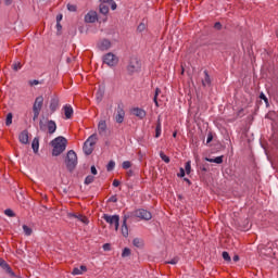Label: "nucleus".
<instances>
[{
	"label": "nucleus",
	"mask_w": 278,
	"mask_h": 278,
	"mask_svg": "<svg viewBox=\"0 0 278 278\" xmlns=\"http://www.w3.org/2000/svg\"><path fill=\"white\" fill-rule=\"evenodd\" d=\"M135 216H137V218H141V220H151V218H153V215L151 214V212L144 208L137 210L135 212Z\"/></svg>",
	"instance_id": "obj_9"
},
{
	"label": "nucleus",
	"mask_w": 278,
	"mask_h": 278,
	"mask_svg": "<svg viewBox=\"0 0 278 278\" xmlns=\"http://www.w3.org/2000/svg\"><path fill=\"white\" fill-rule=\"evenodd\" d=\"M4 214H5V216H10V218H13V216H14V211H12V210H10V208H7V210L4 211Z\"/></svg>",
	"instance_id": "obj_40"
},
{
	"label": "nucleus",
	"mask_w": 278,
	"mask_h": 278,
	"mask_svg": "<svg viewBox=\"0 0 278 278\" xmlns=\"http://www.w3.org/2000/svg\"><path fill=\"white\" fill-rule=\"evenodd\" d=\"M260 99L265 101V103H268V98H266V94H264L263 92L260 94Z\"/></svg>",
	"instance_id": "obj_47"
},
{
	"label": "nucleus",
	"mask_w": 278,
	"mask_h": 278,
	"mask_svg": "<svg viewBox=\"0 0 278 278\" xmlns=\"http://www.w3.org/2000/svg\"><path fill=\"white\" fill-rule=\"evenodd\" d=\"M160 157L161 160H163V162H165L166 164H168L170 162V159L168 156H166V154H164V152H160Z\"/></svg>",
	"instance_id": "obj_35"
},
{
	"label": "nucleus",
	"mask_w": 278,
	"mask_h": 278,
	"mask_svg": "<svg viewBox=\"0 0 278 278\" xmlns=\"http://www.w3.org/2000/svg\"><path fill=\"white\" fill-rule=\"evenodd\" d=\"M177 262H179L177 258H173L172 261L167 262V264L175 265V264H177Z\"/></svg>",
	"instance_id": "obj_53"
},
{
	"label": "nucleus",
	"mask_w": 278,
	"mask_h": 278,
	"mask_svg": "<svg viewBox=\"0 0 278 278\" xmlns=\"http://www.w3.org/2000/svg\"><path fill=\"white\" fill-rule=\"evenodd\" d=\"M42 210H47V206H42Z\"/></svg>",
	"instance_id": "obj_63"
},
{
	"label": "nucleus",
	"mask_w": 278,
	"mask_h": 278,
	"mask_svg": "<svg viewBox=\"0 0 278 278\" xmlns=\"http://www.w3.org/2000/svg\"><path fill=\"white\" fill-rule=\"evenodd\" d=\"M12 118H14V115L12 113H8L7 118H5L7 127H10V125H12Z\"/></svg>",
	"instance_id": "obj_30"
},
{
	"label": "nucleus",
	"mask_w": 278,
	"mask_h": 278,
	"mask_svg": "<svg viewBox=\"0 0 278 278\" xmlns=\"http://www.w3.org/2000/svg\"><path fill=\"white\" fill-rule=\"evenodd\" d=\"M86 270H88V267H86V265H81L80 267L74 268L72 275H84Z\"/></svg>",
	"instance_id": "obj_22"
},
{
	"label": "nucleus",
	"mask_w": 278,
	"mask_h": 278,
	"mask_svg": "<svg viewBox=\"0 0 278 278\" xmlns=\"http://www.w3.org/2000/svg\"><path fill=\"white\" fill-rule=\"evenodd\" d=\"M110 249H111L110 243L103 244V250H104V251H110Z\"/></svg>",
	"instance_id": "obj_52"
},
{
	"label": "nucleus",
	"mask_w": 278,
	"mask_h": 278,
	"mask_svg": "<svg viewBox=\"0 0 278 278\" xmlns=\"http://www.w3.org/2000/svg\"><path fill=\"white\" fill-rule=\"evenodd\" d=\"M111 5V10H116L117 5L116 2H114V0H112V2H110Z\"/></svg>",
	"instance_id": "obj_49"
},
{
	"label": "nucleus",
	"mask_w": 278,
	"mask_h": 278,
	"mask_svg": "<svg viewBox=\"0 0 278 278\" xmlns=\"http://www.w3.org/2000/svg\"><path fill=\"white\" fill-rule=\"evenodd\" d=\"M131 255V250L129 248H125L122 253V257H129Z\"/></svg>",
	"instance_id": "obj_33"
},
{
	"label": "nucleus",
	"mask_w": 278,
	"mask_h": 278,
	"mask_svg": "<svg viewBox=\"0 0 278 278\" xmlns=\"http://www.w3.org/2000/svg\"><path fill=\"white\" fill-rule=\"evenodd\" d=\"M99 141L97 134H92L84 143L83 151L86 155H91L94 151V144Z\"/></svg>",
	"instance_id": "obj_2"
},
{
	"label": "nucleus",
	"mask_w": 278,
	"mask_h": 278,
	"mask_svg": "<svg viewBox=\"0 0 278 278\" xmlns=\"http://www.w3.org/2000/svg\"><path fill=\"white\" fill-rule=\"evenodd\" d=\"M38 84H40L39 80H36V79L29 80V86H38Z\"/></svg>",
	"instance_id": "obj_46"
},
{
	"label": "nucleus",
	"mask_w": 278,
	"mask_h": 278,
	"mask_svg": "<svg viewBox=\"0 0 278 278\" xmlns=\"http://www.w3.org/2000/svg\"><path fill=\"white\" fill-rule=\"evenodd\" d=\"M5 5H12V0H4Z\"/></svg>",
	"instance_id": "obj_58"
},
{
	"label": "nucleus",
	"mask_w": 278,
	"mask_h": 278,
	"mask_svg": "<svg viewBox=\"0 0 278 278\" xmlns=\"http://www.w3.org/2000/svg\"><path fill=\"white\" fill-rule=\"evenodd\" d=\"M127 175H128V177H131V175H134V172L132 170H128Z\"/></svg>",
	"instance_id": "obj_60"
},
{
	"label": "nucleus",
	"mask_w": 278,
	"mask_h": 278,
	"mask_svg": "<svg viewBox=\"0 0 278 278\" xmlns=\"http://www.w3.org/2000/svg\"><path fill=\"white\" fill-rule=\"evenodd\" d=\"M23 231L26 236H31V228H29V226L24 225L23 226Z\"/></svg>",
	"instance_id": "obj_36"
},
{
	"label": "nucleus",
	"mask_w": 278,
	"mask_h": 278,
	"mask_svg": "<svg viewBox=\"0 0 278 278\" xmlns=\"http://www.w3.org/2000/svg\"><path fill=\"white\" fill-rule=\"evenodd\" d=\"M113 186H114V188H118L119 186H121V181H118V180H113Z\"/></svg>",
	"instance_id": "obj_51"
},
{
	"label": "nucleus",
	"mask_w": 278,
	"mask_h": 278,
	"mask_svg": "<svg viewBox=\"0 0 278 278\" xmlns=\"http://www.w3.org/2000/svg\"><path fill=\"white\" fill-rule=\"evenodd\" d=\"M58 108H60V98H58L56 96H53L50 100L51 113L53 114V112H55Z\"/></svg>",
	"instance_id": "obj_13"
},
{
	"label": "nucleus",
	"mask_w": 278,
	"mask_h": 278,
	"mask_svg": "<svg viewBox=\"0 0 278 278\" xmlns=\"http://www.w3.org/2000/svg\"><path fill=\"white\" fill-rule=\"evenodd\" d=\"M103 97H105V88L99 87L96 93V101L97 103H101L103 101Z\"/></svg>",
	"instance_id": "obj_17"
},
{
	"label": "nucleus",
	"mask_w": 278,
	"mask_h": 278,
	"mask_svg": "<svg viewBox=\"0 0 278 278\" xmlns=\"http://www.w3.org/2000/svg\"><path fill=\"white\" fill-rule=\"evenodd\" d=\"M223 25L220 24V22H216L214 25L215 29H222Z\"/></svg>",
	"instance_id": "obj_48"
},
{
	"label": "nucleus",
	"mask_w": 278,
	"mask_h": 278,
	"mask_svg": "<svg viewBox=\"0 0 278 278\" xmlns=\"http://www.w3.org/2000/svg\"><path fill=\"white\" fill-rule=\"evenodd\" d=\"M67 10L70 12H77V5H75V4H67Z\"/></svg>",
	"instance_id": "obj_42"
},
{
	"label": "nucleus",
	"mask_w": 278,
	"mask_h": 278,
	"mask_svg": "<svg viewBox=\"0 0 278 278\" xmlns=\"http://www.w3.org/2000/svg\"><path fill=\"white\" fill-rule=\"evenodd\" d=\"M114 166H116V163L114 161H110L109 164L106 165V170L109 173L114 170Z\"/></svg>",
	"instance_id": "obj_32"
},
{
	"label": "nucleus",
	"mask_w": 278,
	"mask_h": 278,
	"mask_svg": "<svg viewBox=\"0 0 278 278\" xmlns=\"http://www.w3.org/2000/svg\"><path fill=\"white\" fill-rule=\"evenodd\" d=\"M212 84V80L210 79V74H207V71H204V78L202 79V86H210Z\"/></svg>",
	"instance_id": "obj_25"
},
{
	"label": "nucleus",
	"mask_w": 278,
	"mask_h": 278,
	"mask_svg": "<svg viewBox=\"0 0 278 278\" xmlns=\"http://www.w3.org/2000/svg\"><path fill=\"white\" fill-rule=\"evenodd\" d=\"M212 140H214V136H212V134H208L207 139H206V144H210V142H212Z\"/></svg>",
	"instance_id": "obj_44"
},
{
	"label": "nucleus",
	"mask_w": 278,
	"mask_h": 278,
	"mask_svg": "<svg viewBox=\"0 0 278 278\" xmlns=\"http://www.w3.org/2000/svg\"><path fill=\"white\" fill-rule=\"evenodd\" d=\"M108 12H110V7H108L106 4L101 3L100 4V13L101 14H108Z\"/></svg>",
	"instance_id": "obj_29"
},
{
	"label": "nucleus",
	"mask_w": 278,
	"mask_h": 278,
	"mask_svg": "<svg viewBox=\"0 0 278 278\" xmlns=\"http://www.w3.org/2000/svg\"><path fill=\"white\" fill-rule=\"evenodd\" d=\"M60 21H62V14L56 16V23H60Z\"/></svg>",
	"instance_id": "obj_59"
},
{
	"label": "nucleus",
	"mask_w": 278,
	"mask_h": 278,
	"mask_svg": "<svg viewBox=\"0 0 278 278\" xmlns=\"http://www.w3.org/2000/svg\"><path fill=\"white\" fill-rule=\"evenodd\" d=\"M122 168H124L125 170H127V168H131V162L129 161L123 162Z\"/></svg>",
	"instance_id": "obj_37"
},
{
	"label": "nucleus",
	"mask_w": 278,
	"mask_h": 278,
	"mask_svg": "<svg viewBox=\"0 0 278 278\" xmlns=\"http://www.w3.org/2000/svg\"><path fill=\"white\" fill-rule=\"evenodd\" d=\"M51 144L53 147L52 155H54V157H58V155H62V153L66 151L67 141L64 137H56L54 140L51 141Z\"/></svg>",
	"instance_id": "obj_1"
},
{
	"label": "nucleus",
	"mask_w": 278,
	"mask_h": 278,
	"mask_svg": "<svg viewBox=\"0 0 278 278\" xmlns=\"http://www.w3.org/2000/svg\"><path fill=\"white\" fill-rule=\"evenodd\" d=\"M43 103L45 98L42 96L37 97L33 105V112H41Z\"/></svg>",
	"instance_id": "obj_11"
},
{
	"label": "nucleus",
	"mask_w": 278,
	"mask_h": 278,
	"mask_svg": "<svg viewBox=\"0 0 278 278\" xmlns=\"http://www.w3.org/2000/svg\"><path fill=\"white\" fill-rule=\"evenodd\" d=\"M92 181H94V176H87L86 179H85V184L86 186H90V184H92Z\"/></svg>",
	"instance_id": "obj_34"
},
{
	"label": "nucleus",
	"mask_w": 278,
	"mask_h": 278,
	"mask_svg": "<svg viewBox=\"0 0 278 278\" xmlns=\"http://www.w3.org/2000/svg\"><path fill=\"white\" fill-rule=\"evenodd\" d=\"M223 155L222 156H217L215 159H205L206 162H211V163H214V164H223Z\"/></svg>",
	"instance_id": "obj_27"
},
{
	"label": "nucleus",
	"mask_w": 278,
	"mask_h": 278,
	"mask_svg": "<svg viewBox=\"0 0 278 278\" xmlns=\"http://www.w3.org/2000/svg\"><path fill=\"white\" fill-rule=\"evenodd\" d=\"M173 138H177V132H174V134H173Z\"/></svg>",
	"instance_id": "obj_62"
},
{
	"label": "nucleus",
	"mask_w": 278,
	"mask_h": 278,
	"mask_svg": "<svg viewBox=\"0 0 278 278\" xmlns=\"http://www.w3.org/2000/svg\"><path fill=\"white\" fill-rule=\"evenodd\" d=\"M68 218H76L77 220H80V223H84V225H88V218L81 214L77 213H68Z\"/></svg>",
	"instance_id": "obj_14"
},
{
	"label": "nucleus",
	"mask_w": 278,
	"mask_h": 278,
	"mask_svg": "<svg viewBox=\"0 0 278 278\" xmlns=\"http://www.w3.org/2000/svg\"><path fill=\"white\" fill-rule=\"evenodd\" d=\"M132 114L135 116H138V118H144L147 116V112H144V110L138 109V108L132 110Z\"/></svg>",
	"instance_id": "obj_23"
},
{
	"label": "nucleus",
	"mask_w": 278,
	"mask_h": 278,
	"mask_svg": "<svg viewBox=\"0 0 278 278\" xmlns=\"http://www.w3.org/2000/svg\"><path fill=\"white\" fill-rule=\"evenodd\" d=\"M191 165H190V161H188L185 165V170L187 173V175H190V170H191Z\"/></svg>",
	"instance_id": "obj_41"
},
{
	"label": "nucleus",
	"mask_w": 278,
	"mask_h": 278,
	"mask_svg": "<svg viewBox=\"0 0 278 278\" xmlns=\"http://www.w3.org/2000/svg\"><path fill=\"white\" fill-rule=\"evenodd\" d=\"M18 140L22 144H29V131L23 130L18 136Z\"/></svg>",
	"instance_id": "obj_15"
},
{
	"label": "nucleus",
	"mask_w": 278,
	"mask_h": 278,
	"mask_svg": "<svg viewBox=\"0 0 278 278\" xmlns=\"http://www.w3.org/2000/svg\"><path fill=\"white\" fill-rule=\"evenodd\" d=\"M113 0H100L101 3L105 5V3H111Z\"/></svg>",
	"instance_id": "obj_56"
},
{
	"label": "nucleus",
	"mask_w": 278,
	"mask_h": 278,
	"mask_svg": "<svg viewBox=\"0 0 278 278\" xmlns=\"http://www.w3.org/2000/svg\"><path fill=\"white\" fill-rule=\"evenodd\" d=\"M232 260H233V262H239V261H240V256L235 255V256L232 257Z\"/></svg>",
	"instance_id": "obj_57"
},
{
	"label": "nucleus",
	"mask_w": 278,
	"mask_h": 278,
	"mask_svg": "<svg viewBox=\"0 0 278 278\" xmlns=\"http://www.w3.org/2000/svg\"><path fill=\"white\" fill-rule=\"evenodd\" d=\"M56 29L58 31H62V24L60 22H56Z\"/></svg>",
	"instance_id": "obj_54"
},
{
	"label": "nucleus",
	"mask_w": 278,
	"mask_h": 278,
	"mask_svg": "<svg viewBox=\"0 0 278 278\" xmlns=\"http://www.w3.org/2000/svg\"><path fill=\"white\" fill-rule=\"evenodd\" d=\"M96 21H97V12L90 11L85 15L86 23H96Z\"/></svg>",
	"instance_id": "obj_18"
},
{
	"label": "nucleus",
	"mask_w": 278,
	"mask_h": 278,
	"mask_svg": "<svg viewBox=\"0 0 278 278\" xmlns=\"http://www.w3.org/2000/svg\"><path fill=\"white\" fill-rule=\"evenodd\" d=\"M42 210H47V206H42Z\"/></svg>",
	"instance_id": "obj_64"
},
{
	"label": "nucleus",
	"mask_w": 278,
	"mask_h": 278,
	"mask_svg": "<svg viewBox=\"0 0 278 278\" xmlns=\"http://www.w3.org/2000/svg\"><path fill=\"white\" fill-rule=\"evenodd\" d=\"M110 201H112L113 203H116V198H115V197H112V198L110 199Z\"/></svg>",
	"instance_id": "obj_61"
},
{
	"label": "nucleus",
	"mask_w": 278,
	"mask_h": 278,
	"mask_svg": "<svg viewBox=\"0 0 278 278\" xmlns=\"http://www.w3.org/2000/svg\"><path fill=\"white\" fill-rule=\"evenodd\" d=\"M33 114H34L33 121L34 122L38 121V117L40 116V111H33Z\"/></svg>",
	"instance_id": "obj_43"
},
{
	"label": "nucleus",
	"mask_w": 278,
	"mask_h": 278,
	"mask_svg": "<svg viewBox=\"0 0 278 278\" xmlns=\"http://www.w3.org/2000/svg\"><path fill=\"white\" fill-rule=\"evenodd\" d=\"M142 64L140 63V60H138V58H132L130 59V62L128 64V73H130V75H132V73H138V71H140Z\"/></svg>",
	"instance_id": "obj_7"
},
{
	"label": "nucleus",
	"mask_w": 278,
	"mask_h": 278,
	"mask_svg": "<svg viewBox=\"0 0 278 278\" xmlns=\"http://www.w3.org/2000/svg\"><path fill=\"white\" fill-rule=\"evenodd\" d=\"M0 266L1 268H3V270H5L9 275H11V277H14V271H12V268L10 267V265H8V263H5V261L3 258H0Z\"/></svg>",
	"instance_id": "obj_19"
},
{
	"label": "nucleus",
	"mask_w": 278,
	"mask_h": 278,
	"mask_svg": "<svg viewBox=\"0 0 278 278\" xmlns=\"http://www.w3.org/2000/svg\"><path fill=\"white\" fill-rule=\"evenodd\" d=\"M102 218L105 220V223H108L109 225H114L115 226V231H118V227H119V222H121V217L118 215H109V214H104L102 216Z\"/></svg>",
	"instance_id": "obj_6"
},
{
	"label": "nucleus",
	"mask_w": 278,
	"mask_h": 278,
	"mask_svg": "<svg viewBox=\"0 0 278 278\" xmlns=\"http://www.w3.org/2000/svg\"><path fill=\"white\" fill-rule=\"evenodd\" d=\"M122 235L124 236V238H127V236H129V228H127V216H124L123 219Z\"/></svg>",
	"instance_id": "obj_20"
},
{
	"label": "nucleus",
	"mask_w": 278,
	"mask_h": 278,
	"mask_svg": "<svg viewBox=\"0 0 278 278\" xmlns=\"http://www.w3.org/2000/svg\"><path fill=\"white\" fill-rule=\"evenodd\" d=\"M112 47V42L108 39H102L98 42V49L100 51H108L109 49H111Z\"/></svg>",
	"instance_id": "obj_12"
},
{
	"label": "nucleus",
	"mask_w": 278,
	"mask_h": 278,
	"mask_svg": "<svg viewBox=\"0 0 278 278\" xmlns=\"http://www.w3.org/2000/svg\"><path fill=\"white\" fill-rule=\"evenodd\" d=\"M223 260H225V262H231V256H229L228 252H223Z\"/></svg>",
	"instance_id": "obj_38"
},
{
	"label": "nucleus",
	"mask_w": 278,
	"mask_h": 278,
	"mask_svg": "<svg viewBox=\"0 0 278 278\" xmlns=\"http://www.w3.org/2000/svg\"><path fill=\"white\" fill-rule=\"evenodd\" d=\"M275 249H278V240L269 242L266 245H258V251H264V255H270L271 253L275 254Z\"/></svg>",
	"instance_id": "obj_5"
},
{
	"label": "nucleus",
	"mask_w": 278,
	"mask_h": 278,
	"mask_svg": "<svg viewBox=\"0 0 278 278\" xmlns=\"http://www.w3.org/2000/svg\"><path fill=\"white\" fill-rule=\"evenodd\" d=\"M132 244H134V247H137V249H142V247H143L142 240L138 239V238L132 240Z\"/></svg>",
	"instance_id": "obj_28"
},
{
	"label": "nucleus",
	"mask_w": 278,
	"mask_h": 278,
	"mask_svg": "<svg viewBox=\"0 0 278 278\" xmlns=\"http://www.w3.org/2000/svg\"><path fill=\"white\" fill-rule=\"evenodd\" d=\"M47 128H48V134L53 135V132L58 130V124H55V121L53 119H48L47 124L45 123V121L40 119L39 121L40 131H47Z\"/></svg>",
	"instance_id": "obj_4"
},
{
	"label": "nucleus",
	"mask_w": 278,
	"mask_h": 278,
	"mask_svg": "<svg viewBox=\"0 0 278 278\" xmlns=\"http://www.w3.org/2000/svg\"><path fill=\"white\" fill-rule=\"evenodd\" d=\"M63 110H64V115H65V117L68 119V118H72L73 117V106H71V105H65L64 108H63Z\"/></svg>",
	"instance_id": "obj_24"
},
{
	"label": "nucleus",
	"mask_w": 278,
	"mask_h": 278,
	"mask_svg": "<svg viewBox=\"0 0 278 278\" xmlns=\"http://www.w3.org/2000/svg\"><path fill=\"white\" fill-rule=\"evenodd\" d=\"M65 164H66V168L73 173V170H75V167L77 166V153H75V151L70 150L67 152V155L65 157Z\"/></svg>",
	"instance_id": "obj_3"
},
{
	"label": "nucleus",
	"mask_w": 278,
	"mask_h": 278,
	"mask_svg": "<svg viewBox=\"0 0 278 278\" xmlns=\"http://www.w3.org/2000/svg\"><path fill=\"white\" fill-rule=\"evenodd\" d=\"M108 131V124L105 123V121H100L98 124V134L100 136H105Z\"/></svg>",
	"instance_id": "obj_16"
},
{
	"label": "nucleus",
	"mask_w": 278,
	"mask_h": 278,
	"mask_svg": "<svg viewBox=\"0 0 278 278\" xmlns=\"http://www.w3.org/2000/svg\"><path fill=\"white\" fill-rule=\"evenodd\" d=\"M147 29V25L144 23H140L139 26L137 27V31H144Z\"/></svg>",
	"instance_id": "obj_39"
},
{
	"label": "nucleus",
	"mask_w": 278,
	"mask_h": 278,
	"mask_svg": "<svg viewBox=\"0 0 278 278\" xmlns=\"http://www.w3.org/2000/svg\"><path fill=\"white\" fill-rule=\"evenodd\" d=\"M178 177H186V170L184 168H180V173L178 174Z\"/></svg>",
	"instance_id": "obj_50"
},
{
	"label": "nucleus",
	"mask_w": 278,
	"mask_h": 278,
	"mask_svg": "<svg viewBox=\"0 0 278 278\" xmlns=\"http://www.w3.org/2000/svg\"><path fill=\"white\" fill-rule=\"evenodd\" d=\"M161 92H162V90H161L160 88H156V89H155V94H154L153 101H154L156 108H160V104L157 103V97H159V94H160Z\"/></svg>",
	"instance_id": "obj_31"
},
{
	"label": "nucleus",
	"mask_w": 278,
	"mask_h": 278,
	"mask_svg": "<svg viewBox=\"0 0 278 278\" xmlns=\"http://www.w3.org/2000/svg\"><path fill=\"white\" fill-rule=\"evenodd\" d=\"M91 173L93 175H97V167L94 165L91 166Z\"/></svg>",
	"instance_id": "obj_55"
},
{
	"label": "nucleus",
	"mask_w": 278,
	"mask_h": 278,
	"mask_svg": "<svg viewBox=\"0 0 278 278\" xmlns=\"http://www.w3.org/2000/svg\"><path fill=\"white\" fill-rule=\"evenodd\" d=\"M116 123H123L125 121V109L123 108V103H119L116 109V115H115Z\"/></svg>",
	"instance_id": "obj_10"
},
{
	"label": "nucleus",
	"mask_w": 278,
	"mask_h": 278,
	"mask_svg": "<svg viewBox=\"0 0 278 278\" xmlns=\"http://www.w3.org/2000/svg\"><path fill=\"white\" fill-rule=\"evenodd\" d=\"M103 64H106V66H116V64H118V56L109 52L103 56Z\"/></svg>",
	"instance_id": "obj_8"
},
{
	"label": "nucleus",
	"mask_w": 278,
	"mask_h": 278,
	"mask_svg": "<svg viewBox=\"0 0 278 278\" xmlns=\"http://www.w3.org/2000/svg\"><path fill=\"white\" fill-rule=\"evenodd\" d=\"M162 136V122H160V117L157 119L156 128H155V138Z\"/></svg>",
	"instance_id": "obj_26"
},
{
	"label": "nucleus",
	"mask_w": 278,
	"mask_h": 278,
	"mask_svg": "<svg viewBox=\"0 0 278 278\" xmlns=\"http://www.w3.org/2000/svg\"><path fill=\"white\" fill-rule=\"evenodd\" d=\"M31 149L34 153H38V149H40V138L35 137L33 142H31Z\"/></svg>",
	"instance_id": "obj_21"
},
{
	"label": "nucleus",
	"mask_w": 278,
	"mask_h": 278,
	"mask_svg": "<svg viewBox=\"0 0 278 278\" xmlns=\"http://www.w3.org/2000/svg\"><path fill=\"white\" fill-rule=\"evenodd\" d=\"M21 67H22L21 63L13 64V71H20Z\"/></svg>",
	"instance_id": "obj_45"
}]
</instances>
